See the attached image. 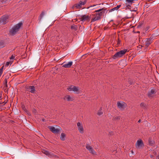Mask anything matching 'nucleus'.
I'll return each mask as SVG.
<instances>
[{"instance_id": "nucleus-1", "label": "nucleus", "mask_w": 159, "mask_h": 159, "mask_svg": "<svg viewBox=\"0 0 159 159\" xmlns=\"http://www.w3.org/2000/svg\"><path fill=\"white\" fill-rule=\"evenodd\" d=\"M105 10H106L105 8L104 7L95 11L93 13L90 15L93 16L91 21L94 22L101 19L102 15L105 13Z\"/></svg>"}, {"instance_id": "nucleus-2", "label": "nucleus", "mask_w": 159, "mask_h": 159, "mask_svg": "<svg viewBox=\"0 0 159 159\" xmlns=\"http://www.w3.org/2000/svg\"><path fill=\"white\" fill-rule=\"evenodd\" d=\"M22 23H19L14 25L10 30V32L12 35L15 34L22 26Z\"/></svg>"}, {"instance_id": "nucleus-3", "label": "nucleus", "mask_w": 159, "mask_h": 159, "mask_svg": "<svg viewBox=\"0 0 159 159\" xmlns=\"http://www.w3.org/2000/svg\"><path fill=\"white\" fill-rule=\"evenodd\" d=\"M127 51V49H124L116 53L113 56V58L115 59L117 58L120 57L124 55Z\"/></svg>"}, {"instance_id": "nucleus-4", "label": "nucleus", "mask_w": 159, "mask_h": 159, "mask_svg": "<svg viewBox=\"0 0 159 159\" xmlns=\"http://www.w3.org/2000/svg\"><path fill=\"white\" fill-rule=\"evenodd\" d=\"M9 16L7 15H4L0 18V24L5 25L8 21Z\"/></svg>"}, {"instance_id": "nucleus-5", "label": "nucleus", "mask_w": 159, "mask_h": 159, "mask_svg": "<svg viewBox=\"0 0 159 159\" xmlns=\"http://www.w3.org/2000/svg\"><path fill=\"white\" fill-rule=\"evenodd\" d=\"M90 16L87 15H83L80 16L79 19L83 21H89L90 19Z\"/></svg>"}, {"instance_id": "nucleus-6", "label": "nucleus", "mask_w": 159, "mask_h": 159, "mask_svg": "<svg viewBox=\"0 0 159 159\" xmlns=\"http://www.w3.org/2000/svg\"><path fill=\"white\" fill-rule=\"evenodd\" d=\"M26 90L31 93H34L36 91L35 88L34 86H29L25 87Z\"/></svg>"}, {"instance_id": "nucleus-7", "label": "nucleus", "mask_w": 159, "mask_h": 159, "mask_svg": "<svg viewBox=\"0 0 159 159\" xmlns=\"http://www.w3.org/2000/svg\"><path fill=\"white\" fill-rule=\"evenodd\" d=\"M48 128L52 133L55 134L58 133L60 131V129H56L53 126H49Z\"/></svg>"}, {"instance_id": "nucleus-8", "label": "nucleus", "mask_w": 159, "mask_h": 159, "mask_svg": "<svg viewBox=\"0 0 159 159\" xmlns=\"http://www.w3.org/2000/svg\"><path fill=\"white\" fill-rule=\"evenodd\" d=\"M117 105L118 108L121 110H123L125 108V103L124 102H118Z\"/></svg>"}, {"instance_id": "nucleus-9", "label": "nucleus", "mask_w": 159, "mask_h": 159, "mask_svg": "<svg viewBox=\"0 0 159 159\" xmlns=\"http://www.w3.org/2000/svg\"><path fill=\"white\" fill-rule=\"evenodd\" d=\"M143 143L141 140H139L137 141L136 144V147L137 148H139L143 146Z\"/></svg>"}, {"instance_id": "nucleus-10", "label": "nucleus", "mask_w": 159, "mask_h": 159, "mask_svg": "<svg viewBox=\"0 0 159 159\" xmlns=\"http://www.w3.org/2000/svg\"><path fill=\"white\" fill-rule=\"evenodd\" d=\"M63 99L68 101H72L74 99V98L72 96H70L69 95H67L64 97Z\"/></svg>"}, {"instance_id": "nucleus-11", "label": "nucleus", "mask_w": 159, "mask_h": 159, "mask_svg": "<svg viewBox=\"0 0 159 159\" xmlns=\"http://www.w3.org/2000/svg\"><path fill=\"white\" fill-rule=\"evenodd\" d=\"M77 125L78 129L80 132L81 133H83L84 129L82 125L81 124L80 122H78Z\"/></svg>"}, {"instance_id": "nucleus-12", "label": "nucleus", "mask_w": 159, "mask_h": 159, "mask_svg": "<svg viewBox=\"0 0 159 159\" xmlns=\"http://www.w3.org/2000/svg\"><path fill=\"white\" fill-rule=\"evenodd\" d=\"M86 148L89 151V152L92 154H94L95 152L92 147L89 146V144H87L86 146Z\"/></svg>"}, {"instance_id": "nucleus-13", "label": "nucleus", "mask_w": 159, "mask_h": 159, "mask_svg": "<svg viewBox=\"0 0 159 159\" xmlns=\"http://www.w3.org/2000/svg\"><path fill=\"white\" fill-rule=\"evenodd\" d=\"M152 41L150 38L146 39L145 41V45L146 48H147L149 45L151 43Z\"/></svg>"}, {"instance_id": "nucleus-14", "label": "nucleus", "mask_w": 159, "mask_h": 159, "mask_svg": "<svg viewBox=\"0 0 159 159\" xmlns=\"http://www.w3.org/2000/svg\"><path fill=\"white\" fill-rule=\"evenodd\" d=\"M73 62L72 61H69L67 63L64 64L62 66L65 68H70L72 65Z\"/></svg>"}, {"instance_id": "nucleus-15", "label": "nucleus", "mask_w": 159, "mask_h": 159, "mask_svg": "<svg viewBox=\"0 0 159 159\" xmlns=\"http://www.w3.org/2000/svg\"><path fill=\"white\" fill-rule=\"evenodd\" d=\"M155 93V90L154 89H152L150 91L148 92V96L149 98L152 97L153 94Z\"/></svg>"}, {"instance_id": "nucleus-16", "label": "nucleus", "mask_w": 159, "mask_h": 159, "mask_svg": "<svg viewBox=\"0 0 159 159\" xmlns=\"http://www.w3.org/2000/svg\"><path fill=\"white\" fill-rule=\"evenodd\" d=\"M70 29L74 31H75L77 30V25L74 24L73 25L71 26Z\"/></svg>"}, {"instance_id": "nucleus-17", "label": "nucleus", "mask_w": 159, "mask_h": 159, "mask_svg": "<svg viewBox=\"0 0 159 159\" xmlns=\"http://www.w3.org/2000/svg\"><path fill=\"white\" fill-rule=\"evenodd\" d=\"M121 6L120 5H117L116 7H115L114 8H113L112 9H111L110 10V12L113 11L115 10H117Z\"/></svg>"}, {"instance_id": "nucleus-18", "label": "nucleus", "mask_w": 159, "mask_h": 159, "mask_svg": "<svg viewBox=\"0 0 159 159\" xmlns=\"http://www.w3.org/2000/svg\"><path fill=\"white\" fill-rule=\"evenodd\" d=\"M140 107L143 109H146L147 108V107L145 104L144 103L142 102L140 104Z\"/></svg>"}, {"instance_id": "nucleus-19", "label": "nucleus", "mask_w": 159, "mask_h": 159, "mask_svg": "<svg viewBox=\"0 0 159 159\" xmlns=\"http://www.w3.org/2000/svg\"><path fill=\"white\" fill-rule=\"evenodd\" d=\"M66 135L64 133H62L61 134V136L60 137V139L64 141L65 140V137Z\"/></svg>"}, {"instance_id": "nucleus-20", "label": "nucleus", "mask_w": 159, "mask_h": 159, "mask_svg": "<svg viewBox=\"0 0 159 159\" xmlns=\"http://www.w3.org/2000/svg\"><path fill=\"white\" fill-rule=\"evenodd\" d=\"M102 107H101L99 109V110H98V112L97 113V114L98 116H101L103 114V112H102Z\"/></svg>"}, {"instance_id": "nucleus-21", "label": "nucleus", "mask_w": 159, "mask_h": 159, "mask_svg": "<svg viewBox=\"0 0 159 159\" xmlns=\"http://www.w3.org/2000/svg\"><path fill=\"white\" fill-rule=\"evenodd\" d=\"M74 86V87L73 88V91H74V92H76L77 93H78V90H79L78 88L75 86Z\"/></svg>"}, {"instance_id": "nucleus-22", "label": "nucleus", "mask_w": 159, "mask_h": 159, "mask_svg": "<svg viewBox=\"0 0 159 159\" xmlns=\"http://www.w3.org/2000/svg\"><path fill=\"white\" fill-rule=\"evenodd\" d=\"M86 2V0H85L83 2L80 1L79 2V4L81 7L82 6L84 5Z\"/></svg>"}, {"instance_id": "nucleus-23", "label": "nucleus", "mask_w": 159, "mask_h": 159, "mask_svg": "<svg viewBox=\"0 0 159 159\" xmlns=\"http://www.w3.org/2000/svg\"><path fill=\"white\" fill-rule=\"evenodd\" d=\"M43 152L46 155L48 156H49L50 155L49 152L48 151H47L46 150H43Z\"/></svg>"}, {"instance_id": "nucleus-24", "label": "nucleus", "mask_w": 159, "mask_h": 159, "mask_svg": "<svg viewBox=\"0 0 159 159\" xmlns=\"http://www.w3.org/2000/svg\"><path fill=\"white\" fill-rule=\"evenodd\" d=\"M74 86L73 85H72L67 88L68 90L69 91H73V88Z\"/></svg>"}, {"instance_id": "nucleus-25", "label": "nucleus", "mask_w": 159, "mask_h": 159, "mask_svg": "<svg viewBox=\"0 0 159 159\" xmlns=\"http://www.w3.org/2000/svg\"><path fill=\"white\" fill-rule=\"evenodd\" d=\"M44 14H45L44 11H42L41 14H40V15L39 16L40 19H42V18H43V16H44Z\"/></svg>"}, {"instance_id": "nucleus-26", "label": "nucleus", "mask_w": 159, "mask_h": 159, "mask_svg": "<svg viewBox=\"0 0 159 159\" xmlns=\"http://www.w3.org/2000/svg\"><path fill=\"white\" fill-rule=\"evenodd\" d=\"M148 142L149 143V144L151 146H152L153 145V142L151 141V138H149L148 139Z\"/></svg>"}, {"instance_id": "nucleus-27", "label": "nucleus", "mask_w": 159, "mask_h": 159, "mask_svg": "<svg viewBox=\"0 0 159 159\" xmlns=\"http://www.w3.org/2000/svg\"><path fill=\"white\" fill-rule=\"evenodd\" d=\"M5 46V44L3 42H0V48H3Z\"/></svg>"}, {"instance_id": "nucleus-28", "label": "nucleus", "mask_w": 159, "mask_h": 159, "mask_svg": "<svg viewBox=\"0 0 159 159\" xmlns=\"http://www.w3.org/2000/svg\"><path fill=\"white\" fill-rule=\"evenodd\" d=\"M75 7L77 8H80L81 7V6L79 4V2L78 3H77L75 5Z\"/></svg>"}, {"instance_id": "nucleus-29", "label": "nucleus", "mask_w": 159, "mask_h": 159, "mask_svg": "<svg viewBox=\"0 0 159 159\" xmlns=\"http://www.w3.org/2000/svg\"><path fill=\"white\" fill-rule=\"evenodd\" d=\"M126 1L128 3L131 4L133 2L134 0H126Z\"/></svg>"}, {"instance_id": "nucleus-30", "label": "nucleus", "mask_w": 159, "mask_h": 159, "mask_svg": "<svg viewBox=\"0 0 159 159\" xmlns=\"http://www.w3.org/2000/svg\"><path fill=\"white\" fill-rule=\"evenodd\" d=\"M120 119V117L119 116H116L114 118V119L115 120H119Z\"/></svg>"}, {"instance_id": "nucleus-31", "label": "nucleus", "mask_w": 159, "mask_h": 159, "mask_svg": "<svg viewBox=\"0 0 159 159\" xmlns=\"http://www.w3.org/2000/svg\"><path fill=\"white\" fill-rule=\"evenodd\" d=\"M121 41L119 39H118V41H117V45H119Z\"/></svg>"}, {"instance_id": "nucleus-32", "label": "nucleus", "mask_w": 159, "mask_h": 159, "mask_svg": "<svg viewBox=\"0 0 159 159\" xmlns=\"http://www.w3.org/2000/svg\"><path fill=\"white\" fill-rule=\"evenodd\" d=\"M143 25V24L142 23H139V24L137 26L138 28H140Z\"/></svg>"}, {"instance_id": "nucleus-33", "label": "nucleus", "mask_w": 159, "mask_h": 159, "mask_svg": "<svg viewBox=\"0 0 159 159\" xmlns=\"http://www.w3.org/2000/svg\"><path fill=\"white\" fill-rule=\"evenodd\" d=\"M14 58H15V56L14 55H11V57H10V59H14Z\"/></svg>"}, {"instance_id": "nucleus-34", "label": "nucleus", "mask_w": 159, "mask_h": 159, "mask_svg": "<svg viewBox=\"0 0 159 159\" xmlns=\"http://www.w3.org/2000/svg\"><path fill=\"white\" fill-rule=\"evenodd\" d=\"M9 64H10V62H7L6 63L5 66H8V65H9Z\"/></svg>"}, {"instance_id": "nucleus-35", "label": "nucleus", "mask_w": 159, "mask_h": 159, "mask_svg": "<svg viewBox=\"0 0 159 159\" xmlns=\"http://www.w3.org/2000/svg\"><path fill=\"white\" fill-rule=\"evenodd\" d=\"M4 66H2L0 68V70H2L3 71V68H4Z\"/></svg>"}, {"instance_id": "nucleus-36", "label": "nucleus", "mask_w": 159, "mask_h": 159, "mask_svg": "<svg viewBox=\"0 0 159 159\" xmlns=\"http://www.w3.org/2000/svg\"><path fill=\"white\" fill-rule=\"evenodd\" d=\"M4 82L5 83V84H7V80L6 79H5L4 80Z\"/></svg>"}, {"instance_id": "nucleus-37", "label": "nucleus", "mask_w": 159, "mask_h": 159, "mask_svg": "<svg viewBox=\"0 0 159 159\" xmlns=\"http://www.w3.org/2000/svg\"><path fill=\"white\" fill-rule=\"evenodd\" d=\"M150 156L151 158H153V159H154V157L153 155H150Z\"/></svg>"}, {"instance_id": "nucleus-38", "label": "nucleus", "mask_w": 159, "mask_h": 159, "mask_svg": "<svg viewBox=\"0 0 159 159\" xmlns=\"http://www.w3.org/2000/svg\"><path fill=\"white\" fill-rule=\"evenodd\" d=\"M156 159H159V154L157 155V156L156 157Z\"/></svg>"}, {"instance_id": "nucleus-39", "label": "nucleus", "mask_w": 159, "mask_h": 159, "mask_svg": "<svg viewBox=\"0 0 159 159\" xmlns=\"http://www.w3.org/2000/svg\"><path fill=\"white\" fill-rule=\"evenodd\" d=\"M7 84H5V87L6 88H7Z\"/></svg>"}, {"instance_id": "nucleus-40", "label": "nucleus", "mask_w": 159, "mask_h": 159, "mask_svg": "<svg viewBox=\"0 0 159 159\" xmlns=\"http://www.w3.org/2000/svg\"><path fill=\"white\" fill-rule=\"evenodd\" d=\"M1 97H2L1 94H0V100H1Z\"/></svg>"}, {"instance_id": "nucleus-41", "label": "nucleus", "mask_w": 159, "mask_h": 159, "mask_svg": "<svg viewBox=\"0 0 159 159\" xmlns=\"http://www.w3.org/2000/svg\"><path fill=\"white\" fill-rule=\"evenodd\" d=\"M140 121H141V120H138V122L139 123L140 122Z\"/></svg>"}, {"instance_id": "nucleus-42", "label": "nucleus", "mask_w": 159, "mask_h": 159, "mask_svg": "<svg viewBox=\"0 0 159 159\" xmlns=\"http://www.w3.org/2000/svg\"><path fill=\"white\" fill-rule=\"evenodd\" d=\"M131 152L133 153V152L132 151H131Z\"/></svg>"}, {"instance_id": "nucleus-43", "label": "nucleus", "mask_w": 159, "mask_h": 159, "mask_svg": "<svg viewBox=\"0 0 159 159\" xmlns=\"http://www.w3.org/2000/svg\"><path fill=\"white\" fill-rule=\"evenodd\" d=\"M131 152L133 153V152L132 151H131Z\"/></svg>"}, {"instance_id": "nucleus-44", "label": "nucleus", "mask_w": 159, "mask_h": 159, "mask_svg": "<svg viewBox=\"0 0 159 159\" xmlns=\"http://www.w3.org/2000/svg\"><path fill=\"white\" fill-rule=\"evenodd\" d=\"M96 6V5H94L93 6Z\"/></svg>"}]
</instances>
